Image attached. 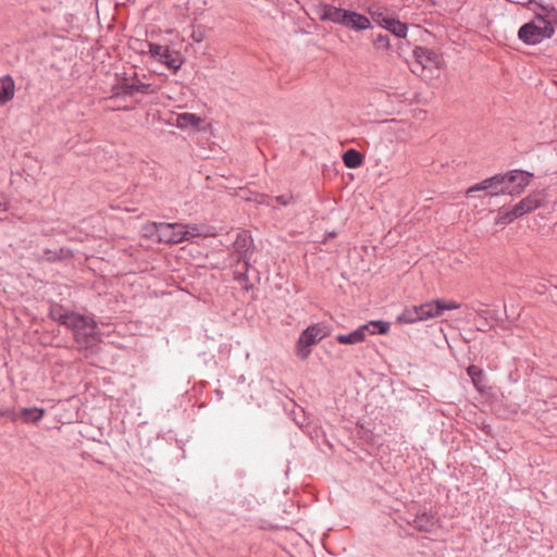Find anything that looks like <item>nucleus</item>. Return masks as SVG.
<instances>
[{"label": "nucleus", "instance_id": "obj_24", "mask_svg": "<svg viewBox=\"0 0 557 557\" xmlns=\"http://www.w3.org/2000/svg\"><path fill=\"white\" fill-rule=\"evenodd\" d=\"M417 309L413 307L406 308L397 318L398 322L412 324L421 321V317L417 315Z\"/></svg>", "mask_w": 557, "mask_h": 557}, {"label": "nucleus", "instance_id": "obj_21", "mask_svg": "<svg viewBox=\"0 0 557 557\" xmlns=\"http://www.w3.org/2000/svg\"><path fill=\"white\" fill-rule=\"evenodd\" d=\"M414 308L418 311L417 315L421 317V321H425L428 319L438 317V311H436L435 300L422 304L420 306H414Z\"/></svg>", "mask_w": 557, "mask_h": 557}, {"label": "nucleus", "instance_id": "obj_23", "mask_svg": "<svg viewBox=\"0 0 557 557\" xmlns=\"http://www.w3.org/2000/svg\"><path fill=\"white\" fill-rule=\"evenodd\" d=\"M467 373L470 376L471 382L473 383L475 388L478 391H482V388L484 387V376H485L483 370L481 368L472 364V366L468 367Z\"/></svg>", "mask_w": 557, "mask_h": 557}, {"label": "nucleus", "instance_id": "obj_1", "mask_svg": "<svg viewBox=\"0 0 557 557\" xmlns=\"http://www.w3.org/2000/svg\"><path fill=\"white\" fill-rule=\"evenodd\" d=\"M50 317L72 331L78 349L85 357L96 354L101 335L92 314H81L55 305L50 309Z\"/></svg>", "mask_w": 557, "mask_h": 557}, {"label": "nucleus", "instance_id": "obj_3", "mask_svg": "<svg viewBox=\"0 0 557 557\" xmlns=\"http://www.w3.org/2000/svg\"><path fill=\"white\" fill-rule=\"evenodd\" d=\"M554 33L555 27L550 26L541 16H534L532 21L520 27L518 37L527 45H537L550 38Z\"/></svg>", "mask_w": 557, "mask_h": 557}, {"label": "nucleus", "instance_id": "obj_4", "mask_svg": "<svg viewBox=\"0 0 557 557\" xmlns=\"http://www.w3.org/2000/svg\"><path fill=\"white\" fill-rule=\"evenodd\" d=\"M368 12L374 23L387 29L397 38H405L407 36V24L400 22L395 17V14L386 8L372 4L369 7Z\"/></svg>", "mask_w": 557, "mask_h": 557}, {"label": "nucleus", "instance_id": "obj_20", "mask_svg": "<svg viewBox=\"0 0 557 557\" xmlns=\"http://www.w3.org/2000/svg\"><path fill=\"white\" fill-rule=\"evenodd\" d=\"M150 85L144 83H122L120 86V92L126 96H133L137 92L145 94L149 90Z\"/></svg>", "mask_w": 557, "mask_h": 557}, {"label": "nucleus", "instance_id": "obj_25", "mask_svg": "<svg viewBox=\"0 0 557 557\" xmlns=\"http://www.w3.org/2000/svg\"><path fill=\"white\" fill-rule=\"evenodd\" d=\"M366 325H369V332L370 334H386L389 331V323L386 321L377 320V321H370Z\"/></svg>", "mask_w": 557, "mask_h": 557}, {"label": "nucleus", "instance_id": "obj_30", "mask_svg": "<svg viewBox=\"0 0 557 557\" xmlns=\"http://www.w3.org/2000/svg\"><path fill=\"white\" fill-rule=\"evenodd\" d=\"M376 44L381 47L388 48L389 47V39L385 35H379L376 38Z\"/></svg>", "mask_w": 557, "mask_h": 557}, {"label": "nucleus", "instance_id": "obj_27", "mask_svg": "<svg viewBox=\"0 0 557 557\" xmlns=\"http://www.w3.org/2000/svg\"><path fill=\"white\" fill-rule=\"evenodd\" d=\"M517 218H520V215L513 214V208L511 210L505 211L503 209L498 212V218L496 223L497 224H507L515 221Z\"/></svg>", "mask_w": 557, "mask_h": 557}, {"label": "nucleus", "instance_id": "obj_22", "mask_svg": "<svg viewBox=\"0 0 557 557\" xmlns=\"http://www.w3.org/2000/svg\"><path fill=\"white\" fill-rule=\"evenodd\" d=\"M362 160H363L362 154L355 149H349L343 154L344 164L348 169L359 168L362 164Z\"/></svg>", "mask_w": 557, "mask_h": 557}, {"label": "nucleus", "instance_id": "obj_14", "mask_svg": "<svg viewBox=\"0 0 557 557\" xmlns=\"http://www.w3.org/2000/svg\"><path fill=\"white\" fill-rule=\"evenodd\" d=\"M535 11V16H541L550 26L557 25V10L550 5H543L539 0H529Z\"/></svg>", "mask_w": 557, "mask_h": 557}, {"label": "nucleus", "instance_id": "obj_28", "mask_svg": "<svg viewBox=\"0 0 557 557\" xmlns=\"http://www.w3.org/2000/svg\"><path fill=\"white\" fill-rule=\"evenodd\" d=\"M70 255V250L61 248L59 251H52L50 249L45 250V257L49 261H55L65 258Z\"/></svg>", "mask_w": 557, "mask_h": 557}, {"label": "nucleus", "instance_id": "obj_16", "mask_svg": "<svg viewBox=\"0 0 557 557\" xmlns=\"http://www.w3.org/2000/svg\"><path fill=\"white\" fill-rule=\"evenodd\" d=\"M369 330V325H360L355 331L349 334H338L336 336V341L343 345H355L361 343L366 339L367 331Z\"/></svg>", "mask_w": 557, "mask_h": 557}, {"label": "nucleus", "instance_id": "obj_13", "mask_svg": "<svg viewBox=\"0 0 557 557\" xmlns=\"http://www.w3.org/2000/svg\"><path fill=\"white\" fill-rule=\"evenodd\" d=\"M3 414L8 416L12 421L21 419L25 423L38 422L45 414V410L41 408H23L20 412L15 410H7Z\"/></svg>", "mask_w": 557, "mask_h": 557}, {"label": "nucleus", "instance_id": "obj_7", "mask_svg": "<svg viewBox=\"0 0 557 557\" xmlns=\"http://www.w3.org/2000/svg\"><path fill=\"white\" fill-rule=\"evenodd\" d=\"M153 227L161 243L180 244L184 242L182 223L154 222Z\"/></svg>", "mask_w": 557, "mask_h": 557}, {"label": "nucleus", "instance_id": "obj_18", "mask_svg": "<svg viewBox=\"0 0 557 557\" xmlns=\"http://www.w3.org/2000/svg\"><path fill=\"white\" fill-rule=\"evenodd\" d=\"M436 522L437 518L433 513L423 511L414 517L412 525L419 531L428 532L435 527Z\"/></svg>", "mask_w": 557, "mask_h": 557}, {"label": "nucleus", "instance_id": "obj_17", "mask_svg": "<svg viewBox=\"0 0 557 557\" xmlns=\"http://www.w3.org/2000/svg\"><path fill=\"white\" fill-rule=\"evenodd\" d=\"M15 95V83L10 75L0 78V107L8 103Z\"/></svg>", "mask_w": 557, "mask_h": 557}, {"label": "nucleus", "instance_id": "obj_12", "mask_svg": "<svg viewBox=\"0 0 557 557\" xmlns=\"http://www.w3.org/2000/svg\"><path fill=\"white\" fill-rule=\"evenodd\" d=\"M413 57L421 65L422 69H438L441 66L442 59L437 52L426 47H416L413 50Z\"/></svg>", "mask_w": 557, "mask_h": 557}, {"label": "nucleus", "instance_id": "obj_29", "mask_svg": "<svg viewBox=\"0 0 557 557\" xmlns=\"http://www.w3.org/2000/svg\"><path fill=\"white\" fill-rule=\"evenodd\" d=\"M274 199L280 205L287 206L293 201L294 197L292 194H285V195L277 196Z\"/></svg>", "mask_w": 557, "mask_h": 557}, {"label": "nucleus", "instance_id": "obj_31", "mask_svg": "<svg viewBox=\"0 0 557 557\" xmlns=\"http://www.w3.org/2000/svg\"><path fill=\"white\" fill-rule=\"evenodd\" d=\"M7 210V205L5 203H0V211H5Z\"/></svg>", "mask_w": 557, "mask_h": 557}, {"label": "nucleus", "instance_id": "obj_15", "mask_svg": "<svg viewBox=\"0 0 557 557\" xmlns=\"http://www.w3.org/2000/svg\"><path fill=\"white\" fill-rule=\"evenodd\" d=\"M182 236L184 237V242H190L198 237H208L211 236L212 233L210 228L205 224H183L182 223Z\"/></svg>", "mask_w": 557, "mask_h": 557}, {"label": "nucleus", "instance_id": "obj_26", "mask_svg": "<svg viewBox=\"0 0 557 557\" xmlns=\"http://www.w3.org/2000/svg\"><path fill=\"white\" fill-rule=\"evenodd\" d=\"M436 304V311H438V317L445 311V310H455L460 308V304L456 301H445L437 299L435 300Z\"/></svg>", "mask_w": 557, "mask_h": 557}, {"label": "nucleus", "instance_id": "obj_10", "mask_svg": "<svg viewBox=\"0 0 557 557\" xmlns=\"http://www.w3.org/2000/svg\"><path fill=\"white\" fill-rule=\"evenodd\" d=\"M235 250L238 255V262L243 261L245 271L248 270L250 253L253 249V240L246 231L239 232L234 242Z\"/></svg>", "mask_w": 557, "mask_h": 557}, {"label": "nucleus", "instance_id": "obj_6", "mask_svg": "<svg viewBox=\"0 0 557 557\" xmlns=\"http://www.w3.org/2000/svg\"><path fill=\"white\" fill-rule=\"evenodd\" d=\"M502 176L505 178V182L502 184L505 195L516 196L524 191L525 187L530 184V180L533 177V173L511 170L502 174Z\"/></svg>", "mask_w": 557, "mask_h": 557}, {"label": "nucleus", "instance_id": "obj_11", "mask_svg": "<svg viewBox=\"0 0 557 557\" xmlns=\"http://www.w3.org/2000/svg\"><path fill=\"white\" fill-rule=\"evenodd\" d=\"M544 201L545 193L543 190L533 191L515 205L513 214L522 216L540 208Z\"/></svg>", "mask_w": 557, "mask_h": 557}, {"label": "nucleus", "instance_id": "obj_9", "mask_svg": "<svg viewBox=\"0 0 557 557\" xmlns=\"http://www.w3.org/2000/svg\"><path fill=\"white\" fill-rule=\"evenodd\" d=\"M149 53L151 57L158 59L165 64L169 69L177 71L182 66V60L177 54H173L168 47L148 42Z\"/></svg>", "mask_w": 557, "mask_h": 557}, {"label": "nucleus", "instance_id": "obj_2", "mask_svg": "<svg viewBox=\"0 0 557 557\" xmlns=\"http://www.w3.org/2000/svg\"><path fill=\"white\" fill-rule=\"evenodd\" d=\"M318 14L322 21L339 24L355 32L366 30L371 26V21L368 16L332 4H321L318 8Z\"/></svg>", "mask_w": 557, "mask_h": 557}, {"label": "nucleus", "instance_id": "obj_32", "mask_svg": "<svg viewBox=\"0 0 557 557\" xmlns=\"http://www.w3.org/2000/svg\"><path fill=\"white\" fill-rule=\"evenodd\" d=\"M517 182H518V181H516V180H515V181L511 183V185H513V186H515V185H517Z\"/></svg>", "mask_w": 557, "mask_h": 557}, {"label": "nucleus", "instance_id": "obj_5", "mask_svg": "<svg viewBox=\"0 0 557 557\" xmlns=\"http://www.w3.org/2000/svg\"><path fill=\"white\" fill-rule=\"evenodd\" d=\"M326 336L323 326L313 324L304 330L297 341L296 350L300 359H307L311 354V346Z\"/></svg>", "mask_w": 557, "mask_h": 557}, {"label": "nucleus", "instance_id": "obj_8", "mask_svg": "<svg viewBox=\"0 0 557 557\" xmlns=\"http://www.w3.org/2000/svg\"><path fill=\"white\" fill-rule=\"evenodd\" d=\"M504 182V176L496 174L468 188L466 195L471 197L475 191H486L490 196L505 195V190L502 188Z\"/></svg>", "mask_w": 557, "mask_h": 557}, {"label": "nucleus", "instance_id": "obj_19", "mask_svg": "<svg viewBox=\"0 0 557 557\" xmlns=\"http://www.w3.org/2000/svg\"><path fill=\"white\" fill-rule=\"evenodd\" d=\"M202 120L195 113H181L176 116V126L178 128H188V127H195L198 128L201 124Z\"/></svg>", "mask_w": 557, "mask_h": 557}]
</instances>
